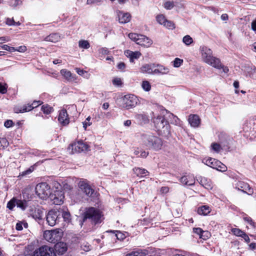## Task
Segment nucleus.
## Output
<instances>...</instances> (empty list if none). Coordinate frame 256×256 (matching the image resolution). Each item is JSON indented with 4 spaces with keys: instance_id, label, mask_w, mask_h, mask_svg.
<instances>
[{
    "instance_id": "1",
    "label": "nucleus",
    "mask_w": 256,
    "mask_h": 256,
    "mask_svg": "<svg viewBox=\"0 0 256 256\" xmlns=\"http://www.w3.org/2000/svg\"><path fill=\"white\" fill-rule=\"evenodd\" d=\"M168 118V110H164L160 112V114L154 117V123L158 131H160L165 135L169 134L170 130Z\"/></svg>"
},
{
    "instance_id": "2",
    "label": "nucleus",
    "mask_w": 256,
    "mask_h": 256,
    "mask_svg": "<svg viewBox=\"0 0 256 256\" xmlns=\"http://www.w3.org/2000/svg\"><path fill=\"white\" fill-rule=\"evenodd\" d=\"M142 140L143 144L148 149L154 150H160L163 144L160 138L150 132L142 134Z\"/></svg>"
},
{
    "instance_id": "3",
    "label": "nucleus",
    "mask_w": 256,
    "mask_h": 256,
    "mask_svg": "<svg viewBox=\"0 0 256 256\" xmlns=\"http://www.w3.org/2000/svg\"><path fill=\"white\" fill-rule=\"evenodd\" d=\"M200 51L202 58L204 62L216 68L220 67V60L212 56V52L210 49L206 46H202L200 48Z\"/></svg>"
},
{
    "instance_id": "4",
    "label": "nucleus",
    "mask_w": 256,
    "mask_h": 256,
    "mask_svg": "<svg viewBox=\"0 0 256 256\" xmlns=\"http://www.w3.org/2000/svg\"><path fill=\"white\" fill-rule=\"evenodd\" d=\"M101 214L99 210L94 208H90L86 210L83 214L82 220L84 222L87 219H90L94 223L99 222Z\"/></svg>"
},
{
    "instance_id": "5",
    "label": "nucleus",
    "mask_w": 256,
    "mask_h": 256,
    "mask_svg": "<svg viewBox=\"0 0 256 256\" xmlns=\"http://www.w3.org/2000/svg\"><path fill=\"white\" fill-rule=\"evenodd\" d=\"M62 236V231L60 230H46L44 233V239L51 243H58Z\"/></svg>"
},
{
    "instance_id": "6",
    "label": "nucleus",
    "mask_w": 256,
    "mask_h": 256,
    "mask_svg": "<svg viewBox=\"0 0 256 256\" xmlns=\"http://www.w3.org/2000/svg\"><path fill=\"white\" fill-rule=\"evenodd\" d=\"M35 190L38 196L42 199H46L51 194L50 186L46 182L38 184L36 186Z\"/></svg>"
},
{
    "instance_id": "7",
    "label": "nucleus",
    "mask_w": 256,
    "mask_h": 256,
    "mask_svg": "<svg viewBox=\"0 0 256 256\" xmlns=\"http://www.w3.org/2000/svg\"><path fill=\"white\" fill-rule=\"evenodd\" d=\"M30 256H56L52 248L42 246L36 248Z\"/></svg>"
},
{
    "instance_id": "8",
    "label": "nucleus",
    "mask_w": 256,
    "mask_h": 256,
    "mask_svg": "<svg viewBox=\"0 0 256 256\" xmlns=\"http://www.w3.org/2000/svg\"><path fill=\"white\" fill-rule=\"evenodd\" d=\"M122 101L123 107L128 110L136 106L138 99L133 94H126L122 98Z\"/></svg>"
},
{
    "instance_id": "9",
    "label": "nucleus",
    "mask_w": 256,
    "mask_h": 256,
    "mask_svg": "<svg viewBox=\"0 0 256 256\" xmlns=\"http://www.w3.org/2000/svg\"><path fill=\"white\" fill-rule=\"evenodd\" d=\"M88 148V145L82 141L76 142L68 147L69 149H72V153L84 152L87 150Z\"/></svg>"
},
{
    "instance_id": "10",
    "label": "nucleus",
    "mask_w": 256,
    "mask_h": 256,
    "mask_svg": "<svg viewBox=\"0 0 256 256\" xmlns=\"http://www.w3.org/2000/svg\"><path fill=\"white\" fill-rule=\"evenodd\" d=\"M50 198L54 204L60 205L63 203L64 193L61 190H56L54 194H51Z\"/></svg>"
},
{
    "instance_id": "11",
    "label": "nucleus",
    "mask_w": 256,
    "mask_h": 256,
    "mask_svg": "<svg viewBox=\"0 0 256 256\" xmlns=\"http://www.w3.org/2000/svg\"><path fill=\"white\" fill-rule=\"evenodd\" d=\"M59 212L51 210L49 211L46 216V222L48 224L51 226L56 225L58 220Z\"/></svg>"
},
{
    "instance_id": "12",
    "label": "nucleus",
    "mask_w": 256,
    "mask_h": 256,
    "mask_svg": "<svg viewBox=\"0 0 256 256\" xmlns=\"http://www.w3.org/2000/svg\"><path fill=\"white\" fill-rule=\"evenodd\" d=\"M78 186L80 190L84 192L88 196H93L94 190L88 184L84 181L80 182L78 183Z\"/></svg>"
},
{
    "instance_id": "13",
    "label": "nucleus",
    "mask_w": 256,
    "mask_h": 256,
    "mask_svg": "<svg viewBox=\"0 0 256 256\" xmlns=\"http://www.w3.org/2000/svg\"><path fill=\"white\" fill-rule=\"evenodd\" d=\"M236 188L249 195L252 194L254 192L252 188H250L248 184L242 181H238L236 184Z\"/></svg>"
},
{
    "instance_id": "14",
    "label": "nucleus",
    "mask_w": 256,
    "mask_h": 256,
    "mask_svg": "<svg viewBox=\"0 0 256 256\" xmlns=\"http://www.w3.org/2000/svg\"><path fill=\"white\" fill-rule=\"evenodd\" d=\"M58 120L63 126H66L69 124L70 120L66 110L63 109L60 111Z\"/></svg>"
},
{
    "instance_id": "15",
    "label": "nucleus",
    "mask_w": 256,
    "mask_h": 256,
    "mask_svg": "<svg viewBox=\"0 0 256 256\" xmlns=\"http://www.w3.org/2000/svg\"><path fill=\"white\" fill-rule=\"evenodd\" d=\"M180 182L184 185L193 186L195 183V178L192 174H188L181 177Z\"/></svg>"
},
{
    "instance_id": "16",
    "label": "nucleus",
    "mask_w": 256,
    "mask_h": 256,
    "mask_svg": "<svg viewBox=\"0 0 256 256\" xmlns=\"http://www.w3.org/2000/svg\"><path fill=\"white\" fill-rule=\"evenodd\" d=\"M119 22L121 24H126L130 21V15L128 12H123L118 10L117 12Z\"/></svg>"
},
{
    "instance_id": "17",
    "label": "nucleus",
    "mask_w": 256,
    "mask_h": 256,
    "mask_svg": "<svg viewBox=\"0 0 256 256\" xmlns=\"http://www.w3.org/2000/svg\"><path fill=\"white\" fill-rule=\"evenodd\" d=\"M61 74L68 82H73L76 80V74H72L70 71L62 69L60 72Z\"/></svg>"
},
{
    "instance_id": "18",
    "label": "nucleus",
    "mask_w": 256,
    "mask_h": 256,
    "mask_svg": "<svg viewBox=\"0 0 256 256\" xmlns=\"http://www.w3.org/2000/svg\"><path fill=\"white\" fill-rule=\"evenodd\" d=\"M197 180L202 186L208 190H211L212 188V182L206 178L200 176Z\"/></svg>"
},
{
    "instance_id": "19",
    "label": "nucleus",
    "mask_w": 256,
    "mask_h": 256,
    "mask_svg": "<svg viewBox=\"0 0 256 256\" xmlns=\"http://www.w3.org/2000/svg\"><path fill=\"white\" fill-rule=\"evenodd\" d=\"M138 40V44L146 47H150L152 44V41L144 35H142Z\"/></svg>"
},
{
    "instance_id": "20",
    "label": "nucleus",
    "mask_w": 256,
    "mask_h": 256,
    "mask_svg": "<svg viewBox=\"0 0 256 256\" xmlns=\"http://www.w3.org/2000/svg\"><path fill=\"white\" fill-rule=\"evenodd\" d=\"M154 70V74H166L169 72V68L168 67L162 65L157 64Z\"/></svg>"
},
{
    "instance_id": "21",
    "label": "nucleus",
    "mask_w": 256,
    "mask_h": 256,
    "mask_svg": "<svg viewBox=\"0 0 256 256\" xmlns=\"http://www.w3.org/2000/svg\"><path fill=\"white\" fill-rule=\"evenodd\" d=\"M125 55L130 58V62H133L134 59H138L140 58L141 54L139 52H132L130 50H126L124 52Z\"/></svg>"
},
{
    "instance_id": "22",
    "label": "nucleus",
    "mask_w": 256,
    "mask_h": 256,
    "mask_svg": "<svg viewBox=\"0 0 256 256\" xmlns=\"http://www.w3.org/2000/svg\"><path fill=\"white\" fill-rule=\"evenodd\" d=\"M188 122L192 126L196 128L199 126L200 119L197 115H190L188 118Z\"/></svg>"
},
{
    "instance_id": "23",
    "label": "nucleus",
    "mask_w": 256,
    "mask_h": 256,
    "mask_svg": "<svg viewBox=\"0 0 256 256\" xmlns=\"http://www.w3.org/2000/svg\"><path fill=\"white\" fill-rule=\"evenodd\" d=\"M156 67L154 64H146L141 68V71L142 72L154 74V68Z\"/></svg>"
},
{
    "instance_id": "24",
    "label": "nucleus",
    "mask_w": 256,
    "mask_h": 256,
    "mask_svg": "<svg viewBox=\"0 0 256 256\" xmlns=\"http://www.w3.org/2000/svg\"><path fill=\"white\" fill-rule=\"evenodd\" d=\"M60 37L58 34L54 33L46 36L44 38V40L52 42H56L60 40Z\"/></svg>"
},
{
    "instance_id": "25",
    "label": "nucleus",
    "mask_w": 256,
    "mask_h": 256,
    "mask_svg": "<svg viewBox=\"0 0 256 256\" xmlns=\"http://www.w3.org/2000/svg\"><path fill=\"white\" fill-rule=\"evenodd\" d=\"M148 254V250H138L136 251L132 252L126 256H146Z\"/></svg>"
},
{
    "instance_id": "26",
    "label": "nucleus",
    "mask_w": 256,
    "mask_h": 256,
    "mask_svg": "<svg viewBox=\"0 0 256 256\" xmlns=\"http://www.w3.org/2000/svg\"><path fill=\"white\" fill-rule=\"evenodd\" d=\"M168 118L170 119V122L175 125L180 126V120L176 116L172 113L168 112Z\"/></svg>"
},
{
    "instance_id": "27",
    "label": "nucleus",
    "mask_w": 256,
    "mask_h": 256,
    "mask_svg": "<svg viewBox=\"0 0 256 256\" xmlns=\"http://www.w3.org/2000/svg\"><path fill=\"white\" fill-rule=\"evenodd\" d=\"M134 172L137 176L140 177H144L148 174V172L147 170L140 168H134Z\"/></svg>"
},
{
    "instance_id": "28",
    "label": "nucleus",
    "mask_w": 256,
    "mask_h": 256,
    "mask_svg": "<svg viewBox=\"0 0 256 256\" xmlns=\"http://www.w3.org/2000/svg\"><path fill=\"white\" fill-rule=\"evenodd\" d=\"M210 212V208L208 206H202L198 209V213L200 215H207Z\"/></svg>"
},
{
    "instance_id": "29",
    "label": "nucleus",
    "mask_w": 256,
    "mask_h": 256,
    "mask_svg": "<svg viewBox=\"0 0 256 256\" xmlns=\"http://www.w3.org/2000/svg\"><path fill=\"white\" fill-rule=\"evenodd\" d=\"M57 251L60 254H63L67 250L66 244L63 242H58L56 245Z\"/></svg>"
},
{
    "instance_id": "30",
    "label": "nucleus",
    "mask_w": 256,
    "mask_h": 256,
    "mask_svg": "<svg viewBox=\"0 0 256 256\" xmlns=\"http://www.w3.org/2000/svg\"><path fill=\"white\" fill-rule=\"evenodd\" d=\"M16 206H17V207L20 208L22 210H24L28 206V201H26V200H22L16 198Z\"/></svg>"
},
{
    "instance_id": "31",
    "label": "nucleus",
    "mask_w": 256,
    "mask_h": 256,
    "mask_svg": "<svg viewBox=\"0 0 256 256\" xmlns=\"http://www.w3.org/2000/svg\"><path fill=\"white\" fill-rule=\"evenodd\" d=\"M218 160H216L214 158H210L206 160L204 163L208 166H210L212 168H215L217 166Z\"/></svg>"
},
{
    "instance_id": "32",
    "label": "nucleus",
    "mask_w": 256,
    "mask_h": 256,
    "mask_svg": "<svg viewBox=\"0 0 256 256\" xmlns=\"http://www.w3.org/2000/svg\"><path fill=\"white\" fill-rule=\"evenodd\" d=\"M42 110L44 114H48L52 112L53 110V108L49 105L46 104L42 106Z\"/></svg>"
},
{
    "instance_id": "33",
    "label": "nucleus",
    "mask_w": 256,
    "mask_h": 256,
    "mask_svg": "<svg viewBox=\"0 0 256 256\" xmlns=\"http://www.w3.org/2000/svg\"><path fill=\"white\" fill-rule=\"evenodd\" d=\"M142 34H138L135 33H130L128 34V37L132 40L135 42L137 44L139 42V38Z\"/></svg>"
},
{
    "instance_id": "34",
    "label": "nucleus",
    "mask_w": 256,
    "mask_h": 256,
    "mask_svg": "<svg viewBox=\"0 0 256 256\" xmlns=\"http://www.w3.org/2000/svg\"><path fill=\"white\" fill-rule=\"evenodd\" d=\"M42 212L39 209L35 210L34 212L32 214V217L35 220H41L42 219Z\"/></svg>"
},
{
    "instance_id": "35",
    "label": "nucleus",
    "mask_w": 256,
    "mask_h": 256,
    "mask_svg": "<svg viewBox=\"0 0 256 256\" xmlns=\"http://www.w3.org/2000/svg\"><path fill=\"white\" fill-rule=\"evenodd\" d=\"M78 46L80 48L88 49L90 48V45L88 41L85 40H81L78 42Z\"/></svg>"
},
{
    "instance_id": "36",
    "label": "nucleus",
    "mask_w": 256,
    "mask_h": 256,
    "mask_svg": "<svg viewBox=\"0 0 256 256\" xmlns=\"http://www.w3.org/2000/svg\"><path fill=\"white\" fill-rule=\"evenodd\" d=\"M182 42L186 46H189L193 42V40L189 35H186L183 38Z\"/></svg>"
},
{
    "instance_id": "37",
    "label": "nucleus",
    "mask_w": 256,
    "mask_h": 256,
    "mask_svg": "<svg viewBox=\"0 0 256 256\" xmlns=\"http://www.w3.org/2000/svg\"><path fill=\"white\" fill-rule=\"evenodd\" d=\"M16 198H12L10 200L7 204V208L12 210L16 206Z\"/></svg>"
},
{
    "instance_id": "38",
    "label": "nucleus",
    "mask_w": 256,
    "mask_h": 256,
    "mask_svg": "<svg viewBox=\"0 0 256 256\" xmlns=\"http://www.w3.org/2000/svg\"><path fill=\"white\" fill-rule=\"evenodd\" d=\"M14 112L16 113H19V112H28V109L27 106L24 105L21 108H15L14 109Z\"/></svg>"
},
{
    "instance_id": "39",
    "label": "nucleus",
    "mask_w": 256,
    "mask_h": 256,
    "mask_svg": "<svg viewBox=\"0 0 256 256\" xmlns=\"http://www.w3.org/2000/svg\"><path fill=\"white\" fill-rule=\"evenodd\" d=\"M142 86L144 90L148 92L151 89V86L148 81H143L142 84Z\"/></svg>"
},
{
    "instance_id": "40",
    "label": "nucleus",
    "mask_w": 256,
    "mask_h": 256,
    "mask_svg": "<svg viewBox=\"0 0 256 256\" xmlns=\"http://www.w3.org/2000/svg\"><path fill=\"white\" fill-rule=\"evenodd\" d=\"M217 162V166H216L215 168L220 170V171H222V172H225L226 169H227V168L226 166L222 164L219 161H218Z\"/></svg>"
},
{
    "instance_id": "41",
    "label": "nucleus",
    "mask_w": 256,
    "mask_h": 256,
    "mask_svg": "<svg viewBox=\"0 0 256 256\" xmlns=\"http://www.w3.org/2000/svg\"><path fill=\"white\" fill-rule=\"evenodd\" d=\"M156 20L160 24L164 25L166 20L164 15L160 14L156 16Z\"/></svg>"
},
{
    "instance_id": "42",
    "label": "nucleus",
    "mask_w": 256,
    "mask_h": 256,
    "mask_svg": "<svg viewBox=\"0 0 256 256\" xmlns=\"http://www.w3.org/2000/svg\"><path fill=\"white\" fill-rule=\"evenodd\" d=\"M164 26H166V28H167L169 29H170V30H173L175 28L174 23L173 22H172V21H170L167 20Z\"/></svg>"
},
{
    "instance_id": "43",
    "label": "nucleus",
    "mask_w": 256,
    "mask_h": 256,
    "mask_svg": "<svg viewBox=\"0 0 256 256\" xmlns=\"http://www.w3.org/2000/svg\"><path fill=\"white\" fill-rule=\"evenodd\" d=\"M232 232L234 233V234L236 236H241L243 235L244 232L241 230L239 228H234L232 229Z\"/></svg>"
},
{
    "instance_id": "44",
    "label": "nucleus",
    "mask_w": 256,
    "mask_h": 256,
    "mask_svg": "<svg viewBox=\"0 0 256 256\" xmlns=\"http://www.w3.org/2000/svg\"><path fill=\"white\" fill-rule=\"evenodd\" d=\"M174 3L173 2H166L164 4V7L167 10H171L172 9L174 6Z\"/></svg>"
},
{
    "instance_id": "45",
    "label": "nucleus",
    "mask_w": 256,
    "mask_h": 256,
    "mask_svg": "<svg viewBox=\"0 0 256 256\" xmlns=\"http://www.w3.org/2000/svg\"><path fill=\"white\" fill-rule=\"evenodd\" d=\"M62 216L66 222H69L70 218V214L68 212L64 211L62 212Z\"/></svg>"
},
{
    "instance_id": "46",
    "label": "nucleus",
    "mask_w": 256,
    "mask_h": 256,
    "mask_svg": "<svg viewBox=\"0 0 256 256\" xmlns=\"http://www.w3.org/2000/svg\"><path fill=\"white\" fill-rule=\"evenodd\" d=\"M8 86L6 84H2L0 82V93L4 94L7 92Z\"/></svg>"
},
{
    "instance_id": "47",
    "label": "nucleus",
    "mask_w": 256,
    "mask_h": 256,
    "mask_svg": "<svg viewBox=\"0 0 256 256\" xmlns=\"http://www.w3.org/2000/svg\"><path fill=\"white\" fill-rule=\"evenodd\" d=\"M183 62V60L179 58H176L174 61V66L178 68Z\"/></svg>"
},
{
    "instance_id": "48",
    "label": "nucleus",
    "mask_w": 256,
    "mask_h": 256,
    "mask_svg": "<svg viewBox=\"0 0 256 256\" xmlns=\"http://www.w3.org/2000/svg\"><path fill=\"white\" fill-rule=\"evenodd\" d=\"M76 72L80 76H82L84 78H88V76H84V74H86V75H88L86 71L84 70H81L78 68H76Z\"/></svg>"
},
{
    "instance_id": "49",
    "label": "nucleus",
    "mask_w": 256,
    "mask_h": 256,
    "mask_svg": "<svg viewBox=\"0 0 256 256\" xmlns=\"http://www.w3.org/2000/svg\"><path fill=\"white\" fill-rule=\"evenodd\" d=\"M2 48L4 50L10 52H16V48L14 47L10 46L6 44H4L2 46Z\"/></svg>"
},
{
    "instance_id": "50",
    "label": "nucleus",
    "mask_w": 256,
    "mask_h": 256,
    "mask_svg": "<svg viewBox=\"0 0 256 256\" xmlns=\"http://www.w3.org/2000/svg\"><path fill=\"white\" fill-rule=\"evenodd\" d=\"M243 218H244V220H245L246 222H247L248 223H249L250 224V226H252L253 228H255V226H256L255 222L252 221L251 218L246 216V217H244Z\"/></svg>"
},
{
    "instance_id": "51",
    "label": "nucleus",
    "mask_w": 256,
    "mask_h": 256,
    "mask_svg": "<svg viewBox=\"0 0 256 256\" xmlns=\"http://www.w3.org/2000/svg\"><path fill=\"white\" fill-rule=\"evenodd\" d=\"M90 116H88L86 120L82 122L83 127L85 130H86L88 126H90L91 124V123L90 122Z\"/></svg>"
},
{
    "instance_id": "52",
    "label": "nucleus",
    "mask_w": 256,
    "mask_h": 256,
    "mask_svg": "<svg viewBox=\"0 0 256 256\" xmlns=\"http://www.w3.org/2000/svg\"><path fill=\"white\" fill-rule=\"evenodd\" d=\"M212 148L216 152H218L220 150V145L216 143H213L212 144Z\"/></svg>"
},
{
    "instance_id": "53",
    "label": "nucleus",
    "mask_w": 256,
    "mask_h": 256,
    "mask_svg": "<svg viewBox=\"0 0 256 256\" xmlns=\"http://www.w3.org/2000/svg\"><path fill=\"white\" fill-rule=\"evenodd\" d=\"M193 232L198 234V235H199L200 236V237L202 236V232H204L202 230V228H194L193 229Z\"/></svg>"
},
{
    "instance_id": "54",
    "label": "nucleus",
    "mask_w": 256,
    "mask_h": 256,
    "mask_svg": "<svg viewBox=\"0 0 256 256\" xmlns=\"http://www.w3.org/2000/svg\"><path fill=\"white\" fill-rule=\"evenodd\" d=\"M112 83L115 86H120L122 84V81L120 78H115L112 80Z\"/></svg>"
},
{
    "instance_id": "55",
    "label": "nucleus",
    "mask_w": 256,
    "mask_h": 256,
    "mask_svg": "<svg viewBox=\"0 0 256 256\" xmlns=\"http://www.w3.org/2000/svg\"><path fill=\"white\" fill-rule=\"evenodd\" d=\"M13 125V122L12 120H7L4 122V126L7 128H9L12 126Z\"/></svg>"
},
{
    "instance_id": "56",
    "label": "nucleus",
    "mask_w": 256,
    "mask_h": 256,
    "mask_svg": "<svg viewBox=\"0 0 256 256\" xmlns=\"http://www.w3.org/2000/svg\"><path fill=\"white\" fill-rule=\"evenodd\" d=\"M6 23L9 26L15 25V22L13 18H8L6 20Z\"/></svg>"
},
{
    "instance_id": "57",
    "label": "nucleus",
    "mask_w": 256,
    "mask_h": 256,
    "mask_svg": "<svg viewBox=\"0 0 256 256\" xmlns=\"http://www.w3.org/2000/svg\"><path fill=\"white\" fill-rule=\"evenodd\" d=\"M26 48L25 46H20L18 48H16V51H18L19 52H24L26 50Z\"/></svg>"
},
{
    "instance_id": "58",
    "label": "nucleus",
    "mask_w": 256,
    "mask_h": 256,
    "mask_svg": "<svg viewBox=\"0 0 256 256\" xmlns=\"http://www.w3.org/2000/svg\"><path fill=\"white\" fill-rule=\"evenodd\" d=\"M118 68L119 70H123L126 68V65L124 62H121L118 64Z\"/></svg>"
},
{
    "instance_id": "59",
    "label": "nucleus",
    "mask_w": 256,
    "mask_h": 256,
    "mask_svg": "<svg viewBox=\"0 0 256 256\" xmlns=\"http://www.w3.org/2000/svg\"><path fill=\"white\" fill-rule=\"evenodd\" d=\"M42 104V102L40 100L38 101H34L32 104V106H34V108L38 107V106Z\"/></svg>"
},
{
    "instance_id": "60",
    "label": "nucleus",
    "mask_w": 256,
    "mask_h": 256,
    "mask_svg": "<svg viewBox=\"0 0 256 256\" xmlns=\"http://www.w3.org/2000/svg\"><path fill=\"white\" fill-rule=\"evenodd\" d=\"M169 191V188L167 186H163L160 188V192L162 194H166Z\"/></svg>"
},
{
    "instance_id": "61",
    "label": "nucleus",
    "mask_w": 256,
    "mask_h": 256,
    "mask_svg": "<svg viewBox=\"0 0 256 256\" xmlns=\"http://www.w3.org/2000/svg\"><path fill=\"white\" fill-rule=\"evenodd\" d=\"M241 237H242L247 243L250 242V239L248 236L245 232H244V234H243L242 236H241Z\"/></svg>"
},
{
    "instance_id": "62",
    "label": "nucleus",
    "mask_w": 256,
    "mask_h": 256,
    "mask_svg": "<svg viewBox=\"0 0 256 256\" xmlns=\"http://www.w3.org/2000/svg\"><path fill=\"white\" fill-rule=\"evenodd\" d=\"M220 68H222V71L225 74H227L228 72V67L226 66H225L223 65H222V64H221V66H220V68H218V69H220Z\"/></svg>"
},
{
    "instance_id": "63",
    "label": "nucleus",
    "mask_w": 256,
    "mask_h": 256,
    "mask_svg": "<svg viewBox=\"0 0 256 256\" xmlns=\"http://www.w3.org/2000/svg\"><path fill=\"white\" fill-rule=\"evenodd\" d=\"M116 236L118 240H122L124 238V235L120 232H118Z\"/></svg>"
},
{
    "instance_id": "64",
    "label": "nucleus",
    "mask_w": 256,
    "mask_h": 256,
    "mask_svg": "<svg viewBox=\"0 0 256 256\" xmlns=\"http://www.w3.org/2000/svg\"><path fill=\"white\" fill-rule=\"evenodd\" d=\"M252 28L254 31H256V20L252 22Z\"/></svg>"
}]
</instances>
